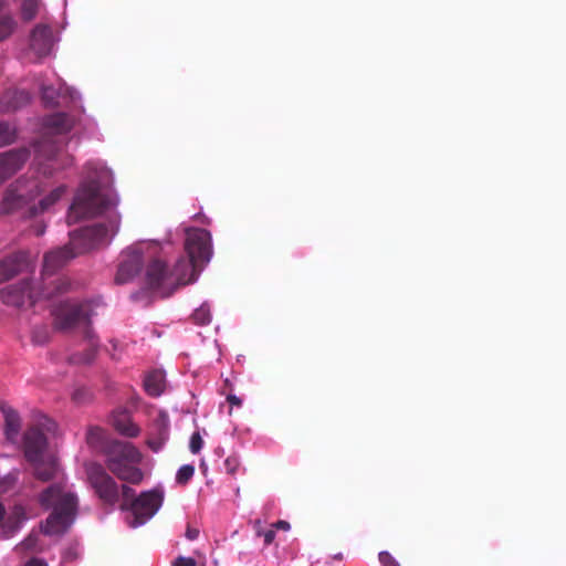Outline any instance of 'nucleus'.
<instances>
[{
	"label": "nucleus",
	"mask_w": 566,
	"mask_h": 566,
	"mask_svg": "<svg viewBox=\"0 0 566 566\" xmlns=\"http://www.w3.org/2000/svg\"><path fill=\"white\" fill-rule=\"evenodd\" d=\"M44 509H53L42 526L45 535H62L72 525L77 512V496L65 490L62 482L44 489L38 497Z\"/></svg>",
	"instance_id": "f257e3e1"
},
{
	"label": "nucleus",
	"mask_w": 566,
	"mask_h": 566,
	"mask_svg": "<svg viewBox=\"0 0 566 566\" xmlns=\"http://www.w3.org/2000/svg\"><path fill=\"white\" fill-rule=\"evenodd\" d=\"M105 465L118 480L139 484L144 479L143 471L138 468L142 462V453L129 442L109 440L104 447Z\"/></svg>",
	"instance_id": "f03ea898"
},
{
	"label": "nucleus",
	"mask_w": 566,
	"mask_h": 566,
	"mask_svg": "<svg viewBox=\"0 0 566 566\" xmlns=\"http://www.w3.org/2000/svg\"><path fill=\"white\" fill-rule=\"evenodd\" d=\"M115 206L113 199L101 191L99 184L90 180L80 187L67 214L69 223L98 216Z\"/></svg>",
	"instance_id": "7ed1b4c3"
},
{
	"label": "nucleus",
	"mask_w": 566,
	"mask_h": 566,
	"mask_svg": "<svg viewBox=\"0 0 566 566\" xmlns=\"http://www.w3.org/2000/svg\"><path fill=\"white\" fill-rule=\"evenodd\" d=\"M70 287L71 283L66 277H56L50 283V286L44 287L40 293L35 294L30 282L23 280L19 284L3 289L0 296L4 304L21 307L25 304L27 300L33 305L38 298H53L60 294L66 293Z\"/></svg>",
	"instance_id": "20e7f679"
},
{
	"label": "nucleus",
	"mask_w": 566,
	"mask_h": 566,
	"mask_svg": "<svg viewBox=\"0 0 566 566\" xmlns=\"http://www.w3.org/2000/svg\"><path fill=\"white\" fill-rule=\"evenodd\" d=\"M53 325L62 332L71 331L77 326L90 328L91 317L94 315L92 302H62L52 310Z\"/></svg>",
	"instance_id": "39448f33"
},
{
	"label": "nucleus",
	"mask_w": 566,
	"mask_h": 566,
	"mask_svg": "<svg viewBox=\"0 0 566 566\" xmlns=\"http://www.w3.org/2000/svg\"><path fill=\"white\" fill-rule=\"evenodd\" d=\"M118 229V221L114 220L109 227L104 223H95L71 233L67 244L76 255L87 253L107 243L109 232Z\"/></svg>",
	"instance_id": "423d86ee"
},
{
	"label": "nucleus",
	"mask_w": 566,
	"mask_h": 566,
	"mask_svg": "<svg viewBox=\"0 0 566 566\" xmlns=\"http://www.w3.org/2000/svg\"><path fill=\"white\" fill-rule=\"evenodd\" d=\"M87 481L95 495L107 506H115L119 501V485L99 463L86 465Z\"/></svg>",
	"instance_id": "0eeeda50"
},
{
	"label": "nucleus",
	"mask_w": 566,
	"mask_h": 566,
	"mask_svg": "<svg viewBox=\"0 0 566 566\" xmlns=\"http://www.w3.org/2000/svg\"><path fill=\"white\" fill-rule=\"evenodd\" d=\"M39 195V185L35 180H17L4 192L0 203V214L22 210Z\"/></svg>",
	"instance_id": "6e6552de"
},
{
	"label": "nucleus",
	"mask_w": 566,
	"mask_h": 566,
	"mask_svg": "<svg viewBox=\"0 0 566 566\" xmlns=\"http://www.w3.org/2000/svg\"><path fill=\"white\" fill-rule=\"evenodd\" d=\"M164 501L163 492L150 490L142 492L129 504V511L133 518L129 521L130 527H138L151 518L159 510Z\"/></svg>",
	"instance_id": "1a4fd4ad"
},
{
	"label": "nucleus",
	"mask_w": 566,
	"mask_h": 566,
	"mask_svg": "<svg viewBox=\"0 0 566 566\" xmlns=\"http://www.w3.org/2000/svg\"><path fill=\"white\" fill-rule=\"evenodd\" d=\"M188 259L201 265L209 262L212 255L211 234L205 229H189L185 241Z\"/></svg>",
	"instance_id": "9d476101"
},
{
	"label": "nucleus",
	"mask_w": 566,
	"mask_h": 566,
	"mask_svg": "<svg viewBox=\"0 0 566 566\" xmlns=\"http://www.w3.org/2000/svg\"><path fill=\"white\" fill-rule=\"evenodd\" d=\"M142 264V252L135 248L127 249L123 253V260L118 265L115 282L117 284H125L129 282L140 272Z\"/></svg>",
	"instance_id": "9b49d317"
},
{
	"label": "nucleus",
	"mask_w": 566,
	"mask_h": 566,
	"mask_svg": "<svg viewBox=\"0 0 566 566\" xmlns=\"http://www.w3.org/2000/svg\"><path fill=\"white\" fill-rule=\"evenodd\" d=\"M27 148L11 149L0 154V184L19 171L29 159Z\"/></svg>",
	"instance_id": "f8f14e48"
},
{
	"label": "nucleus",
	"mask_w": 566,
	"mask_h": 566,
	"mask_svg": "<svg viewBox=\"0 0 566 566\" xmlns=\"http://www.w3.org/2000/svg\"><path fill=\"white\" fill-rule=\"evenodd\" d=\"M48 439L43 431L38 427H30L23 434L24 457L28 461H38L43 457L46 449Z\"/></svg>",
	"instance_id": "ddd939ff"
},
{
	"label": "nucleus",
	"mask_w": 566,
	"mask_h": 566,
	"mask_svg": "<svg viewBox=\"0 0 566 566\" xmlns=\"http://www.w3.org/2000/svg\"><path fill=\"white\" fill-rule=\"evenodd\" d=\"M170 420L166 411L160 410L153 420L149 437L147 439L148 447L158 452L169 439Z\"/></svg>",
	"instance_id": "4468645a"
},
{
	"label": "nucleus",
	"mask_w": 566,
	"mask_h": 566,
	"mask_svg": "<svg viewBox=\"0 0 566 566\" xmlns=\"http://www.w3.org/2000/svg\"><path fill=\"white\" fill-rule=\"evenodd\" d=\"M54 45L53 30L46 24H36L30 34V49L36 56L43 57L51 53Z\"/></svg>",
	"instance_id": "2eb2a0df"
},
{
	"label": "nucleus",
	"mask_w": 566,
	"mask_h": 566,
	"mask_svg": "<svg viewBox=\"0 0 566 566\" xmlns=\"http://www.w3.org/2000/svg\"><path fill=\"white\" fill-rule=\"evenodd\" d=\"M146 284L151 290L171 289V273L164 261L154 259L148 263Z\"/></svg>",
	"instance_id": "dca6fc26"
},
{
	"label": "nucleus",
	"mask_w": 566,
	"mask_h": 566,
	"mask_svg": "<svg viewBox=\"0 0 566 566\" xmlns=\"http://www.w3.org/2000/svg\"><path fill=\"white\" fill-rule=\"evenodd\" d=\"M75 256L76 253H73L67 244L54 251L48 252L43 260V276L52 275Z\"/></svg>",
	"instance_id": "f3484780"
},
{
	"label": "nucleus",
	"mask_w": 566,
	"mask_h": 566,
	"mask_svg": "<svg viewBox=\"0 0 566 566\" xmlns=\"http://www.w3.org/2000/svg\"><path fill=\"white\" fill-rule=\"evenodd\" d=\"M28 253L17 252L0 262V283L9 281L28 266Z\"/></svg>",
	"instance_id": "a211bd4d"
},
{
	"label": "nucleus",
	"mask_w": 566,
	"mask_h": 566,
	"mask_svg": "<svg viewBox=\"0 0 566 566\" xmlns=\"http://www.w3.org/2000/svg\"><path fill=\"white\" fill-rule=\"evenodd\" d=\"M199 266L196 262L190 259H179L174 269H169L171 273V287L186 285L193 280L195 269Z\"/></svg>",
	"instance_id": "6ab92c4d"
},
{
	"label": "nucleus",
	"mask_w": 566,
	"mask_h": 566,
	"mask_svg": "<svg viewBox=\"0 0 566 566\" xmlns=\"http://www.w3.org/2000/svg\"><path fill=\"white\" fill-rule=\"evenodd\" d=\"M1 411L4 418V434L6 438L15 443L21 431V418L19 412L10 406H2Z\"/></svg>",
	"instance_id": "aec40b11"
},
{
	"label": "nucleus",
	"mask_w": 566,
	"mask_h": 566,
	"mask_svg": "<svg viewBox=\"0 0 566 566\" xmlns=\"http://www.w3.org/2000/svg\"><path fill=\"white\" fill-rule=\"evenodd\" d=\"M34 151L40 165L44 161L55 163L60 155V147L55 140L43 137L34 144Z\"/></svg>",
	"instance_id": "412c9836"
},
{
	"label": "nucleus",
	"mask_w": 566,
	"mask_h": 566,
	"mask_svg": "<svg viewBox=\"0 0 566 566\" xmlns=\"http://www.w3.org/2000/svg\"><path fill=\"white\" fill-rule=\"evenodd\" d=\"M43 125L52 134H65L73 127V119L66 113H54L43 119Z\"/></svg>",
	"instance_id": "4be33fe9"
},
{
	"label": "nucleus",
	"mask_w": 566,
	"mask_h": 566,
	"mask_svg": "<svg viewBox=\"0 0 566 566\" xmlns=\"http://www.w3.org/2000/svg\"><path fill=\"white\" fill-rule=\"evenodd\" d=\"M113 427L122 436L135 438L139 434V427L134 423L127 411H118L113 415Z\"/></svg>",
	"instance_id": "5701e85b"
},
{
	"label": "nucleus",
	"mask_w": 566,
	"mask_h": 566,
	"mask_svg": "<svg viewBox=\"0 0 566 566\" xmlns=\"http://www.w3.org/2000/svg\"><path fill=\"white\" fill-rule=\"evenodd\" d=\"M85 337L88 339V347L82 353H75L71 355L69 358L71 364L87 365L95 359L98 344L91 328L85 331Z\"/></svg>",
	"instance_id": "b1692460"
},
{
	"label": "nucleus",
	"mask_w": 566,
	"mask_h": 566,
	"mask_svg": "<svg viewBox=\"0 0 566 566\" xmlns=\"http://www.w3.org/2000/svg\"><path fill=\"white\" fill-rule=\"evenodd\" d=\"M29 462L33 464V474L40 481L48 482L57 473V464L54 460L44 461L42 457L38 461Z\"/></svg>",
	"instance_id": "393cba45"
},
{
	"label": "nucleus",
	"mask_w": 566,
	"mask_h": 566,
	"mask_svg": "<svg viewBox=\"0 0 566 566\" xmlns=\"http://www.w3.org/2000/svg\"><path fill=\"white\" fill-rule=\"evenodd\" d=\"M65 191L64 186H60L53 189L46 197L40 200L39 206H30L28 207V217H34L39 213L46 211L51 206H53L56 201L60 200L62 195Z\"/></svg>",
	"instance_id": "a878e982"
},
{
	"label": "nucleus",
	"mask_w": 566,
	"mask_h": 566,
	"mask_svg": "<svg viewBox=\"0 0 566 566\" xmlns=\"http://www.w3.org/2000/svg\"><path fill=\"white\" fill-rule=\"evenodd\" d=\"M144 387L149 396L158 397L163 394L165 388V375L160 370H151L148 373L144 380Z\"/></svg>",
	"instance_id": "bb28decb"
},
{
	"label": "nucleus",
	"mask_w": 566,
	"mask_h": 566,
	"mask_svg": "<svg viewBox=\"0 0 566 566\" xmlns=\"http://www.w3.org/2000/svg\"><path fill=\"white\" fill-rule=\"evenodd\" d=\"M86 442L92 448H98L104 453V447L109 442L106 440L105 431L99 427H91L86 432Z\"/></svg>",
	"instance_id": "cd10ccee"
},
{
	"label": "nucleus",
	"mask_w": 566,
	"mask_h": 566,
	"mask_svg": "<svg viewBox=\"0 0 566 566\" xmlns=\"http://www.w3.org/2000/svg\"><path fill=\"white\" fill-rule=\"evenodd\" d=\"M15 129L7 122L0 120V147L15 142Z\"/></svg>",
	"instance_id": "c85d7f7f"
},
{
	"label": "nucleus",
	"mask_w": 566,
	"mask_h": 566,
	"mask_svg": "<svg viewBox=\"0 0 566 566\" xmlns=\"http://www.w3.org/2000/svg\"><path fill=\"white\" fill-rule=\"evenodd\" d=\"M39 10V0H23L21 6V17L24 21L33 20Z\"/></svg>",
	"instance_id": "c756f323"
},
{
	"label": "nucleus",
	"mask_w": 566,
	"mask_h": 566,
	"mask_svg": "<svg viewBox=\"0 0 566 566\" xmlns=\"http://www.w3.org/2000/svg\"><path fill=\"white\" fill-rule=\"evenodd\" d=\"M15 21L10 15L0 17V41L9 38L15 29Z\"/></svg>",
	"instance_id": "7c9ffc66"
},
{
	"label": "nucleus",
	"mask_w": 566,
	"mask_h": 566,
	"mask_svg": "<svg viewBox=\"0 0 566 566\" xmlns=\"http://www.w3.org/2000/svg\"><path fill=\"white\" fill-rule=\"evenodd\" d=\"M122 496L123 502L120 504L122 510H128L129 511V504L130 502L136 499L135 490L126 484H122L119 486V497Z\"/></svg>",
	"instance_id": "2f4dec72"
},
{
	"label": "nucleus",
	"mask_w": 566,
	"mask_h": 566,
	"mask_svg": "<svg viewBox=\"0 0 566 566\" xmlns=\"http://www.w3.org/2000/svg\"><path fill=\"white\" fill-rule=\"evenodd\" d=\"M192 318H193L195 323H197L199 325H207V324H209L210 321H211V314H210L209 307L206 306V305H202V306L198 307L193 312Z\"/></svg>",
	"instance_id": "473e14b6"
},
{
	"label": "nucleus",
	"mask_w": 566,
	"mask_h": 566,
	"mask_svg": "<svg viewBox=\"0 0 566 566\" xmlns=\"http://www.w3.org/2000/svg\"><path fill=\"white\" fill-rule=\"evenodd\" d=\"M50 338V332L46 326H36L32 331V342L35 345H44Z\"/></svg>",
	"instance_id": "72a5a7b5"
},
{
	"label": "nucleus",
	"mask_w": 566,
	"mask_h": 566,
	"mask_svg": "<svg viewBox=\"0 0 566 566\" xmlns=\"http://www.w3.org/2000/svg\"><path fill=\"white\" fill-rule=\"evenodd\" d=\"M195 474V467L191 464H185L180 467L177 472L176 481L179 484H187Z\"/></svg>",
	"instance_id": "f704fd0d"
},
{
	"label": "nucleus",
	"mask_w": 566,
	"mask_h": 566,
	"mask_svg": "<svg viewBox=\"0 0 566 566\" xmlns=\"http://www.w3.org/2000/svg\"><path fill=\"white\" fill-rule=\"evenodd\" d=\"M203 440L199 432H193L190 437L189 449L192 453H199L202 449Z\"/></svg>",
	"instance_id": "c9c22d12"
},
{
	"label": "nucleus",
	"mask_w": 566,
	"mask_h": 566,
	"mask_svg": "<svg viewBox=\"0 0 566 566\" xmlns=\"http://www.w3.org/2000/svg\"><path fill=\"white\" fill-rule=\"evenodd\" d=\"M42 99L48 106H54L56 104L54 88L44 86L42 88Z\"/></svg>",
	"instance_id": "e433bc0d"
},
{
	"label": "nucleus",
	"mask_w": 566,
	"mask_h": 566,
	"mask_svg": "<svg viewBox=\"0 0 566 566\" xmlns=\"http://www.w3.org/2000/svg\"><path fill=\"white\" fill-rule=\"evenodd\" d=\"M378 558L381 566H400L392 555L386 551L380 552Z\"/></svg>",
	"instance_id": "4c0bfd02"
},
{
	"label": "nucleus",
	"mask_w": 566,
	"mask_h": 566,
	"mask_svg": "<svg viewBox=\"0 0 566 566\" xmlns=\"http://www.w3.org/2000/svg\"><path fill=\"white\" fill-rule=\"evenodd\" d=\"M224 467H226V471L229 473V474H235L238 468H239V461L237 458H233V457H229L224 460Z\"/></svg>",
	"instance_id": "58836bf2"
},
{
	"label": "nucleus",
	"mask_w": 566,
	"mask_h": 566,
	"mask_svg": "<svg viewBox=\"0 0 566 566\" xmlns=\"http://www.w3.org/2000/svg\"><path fill=\"white\" fill-rule=\"evenodd\" d=\"M13 98L17 99V104L13 105L17 108L20 104H25L30 101V95L25 91H15L13 93Z\"/></svg>",
	"instance_id": "ea45409f"
},
{
	"label": "nucleus",
	"mask_w": 566,
	"mask_h": 566,
	"mask_svg": "<svg viewBox=\"0 0 566 566\" xmlns=\"http://www.w3.org/2000/svg\"><path fill=\"white\" fill-rule=\"evenodd\" d=\"M256 534H258V536H263L264 544L266 546L273 543L275 535H276L274 530H266V531L258 530Z\"/></svg>",
	"instance_id": "a19ab883"
},
{
	"label": "nucleus",
	"mask_w": 566,
	"mask_h": 566,
	"mask_svg": "<svg viewBox=\"0 0 566 566\" xmlns=\"http://www.w3.org/2000/svg\"><path fill=\"white\" fill-rule=\"evenodd\" d=\"M172 566H197V562L192 557L179 556L176 558Z\"/></svg>",
	"instance_id": "79ce46f5"
},
{
	"label": "nucleus",
	"mask_w": 566,
	"mask_h": 566,
	"mask_svg": "<svg viewBox=\"0 0 566 566\" xmlns=\"http://www.w3.org/2000/svg\"><path fill=\"white\" fill-rule=\"evenodd\" d=\"M199 536V530L198 528H195V527H191V526H188L187 530H186V537L189 539V541H195L197 539Z\"/></svg>",
	"instance_id": "37998d69"
},
{
	"label": "nucleus",
	"mask_w": 566,
	"mask_h": 566,
	"mask_svg": "<svg viewBox=\"0 0 566 566\" xmlns=\"http://www.w3.org/2000/svg\"><path fill=\"white\" fill-rule=\"evenodd\" d=\"M23 566H48V564L41 558H31Z\"/></svg>",
	"instance_id": "c03bdc74"
},
{
	"label": "nucleus",
	"mask_w": 566,
	"mask_h": 566,
	"mask_svg": "<svg viewBox=\"0 0 566 566\" xmlns=\"http://www.w3.org/2000/svg\"><path fill=\"white\" fill-rule=\"evenodd\" d=\"M227 401L231 405V406H237V407H240L242 405V400L234 396V395H229L227 397Z\"/></svg>",
	"instance_id": "a18cd8bd"
},
{
	"label": "nucleus",
	"mask_w": 566,
	"mask_h": 566,
	"mask_svg": "<svg viewBox=\"0 0 566 566\" xmlns=\"http://www.w3.org/2000/svg\"><path fill=\"white\" fill-rule=\"evenodd\" d=\"M273 526L277 530L287 531L290 530V523L286 521H277Z\"/></svg>",
	"instance_id": "49530a36"
},
{
	"label": "nucleus",
	"mask_w": 566,
	"mask_h": 566,
	"mask_svg": "<svg viewBox=\"0 0 566 566\" xmlns=\"http://www.w3.org/2000/svg\"><path fill=\"white\" fill-rule=\"evenodd\" d=\"M35 541H36V538L30 535V536H29V537L23 542V544L27 546V548H31V547H33V546H34Z\"/></svg>",
	"instance_id": "de8ad7c7"
},
{
	"label": "nucleus",
	"mask_w": 566,
	"mask_h": 566,
	"mask_svg": "<svg viewBox=\"0 0 566 566\" xmlns=\"http://www.w3.org/2000/svg\"><path fill=\"white\" fill-rule=\"evenodd\" d=\"M84 391L83 390H76L73 395V399L77 402L83 401Z\"/></svg>",
	"instance_id": "09e8293b"
},
{
	"label": "nucleus",
	"mask_w": 566,
	"mask_h": 566,
	"mask_svg": "<svg viewBox=\"0 0 566 566\" xmlns=\"http://www.w3.org/2000/svg\"><path fill=\"white\" fill-rule=\"evenodd\" d=\"M4 514H6V509H4L3 504L0 502V522L3 520Z\"/></svg>",
	"instance_id": "8fccbe9b"
},
{
	"label": "nucleus",
	"mask_w": 566,
	"mask_h": 566,
	"mask_svg": "<svg viewBox=\"0 0 566 566\" xmlns=\"http://www.w3.org/2000/svg\"><path fill=\"white\" fill-rule=\"evenodd\" d=\"M44 232V229H40L36 233L38 235L42 234Z\"/></svg>",
	"instance_id": "3c124183"
}]
</instances>
